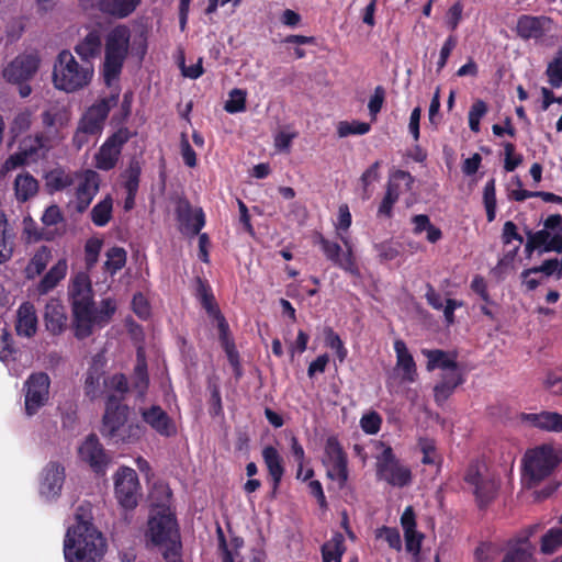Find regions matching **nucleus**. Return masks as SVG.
Wrapping results in <instances>:
<instances>
[{
  "label": "nucleus",
  "mask_w": 562,
  "mask_h": 562,
  "mask_svg": "<svg viewBox=\"0 0 562 562\" xmlns=\"http://www.w3.org/2000/svg\"><path fill=\"white\" fill-rule=\"evenodd\" d=\"M133 387L143 396L149 385V376L147 371V362L140 351L137 352V360L133 372Z\"/></svg>",
  "instance_id": "38"
},
{
  "label": "nucleus",
  "mask_w": 562,
  "mask_h": 562,
  "mask_svg": "<svg viewBox=\"0 0 562 562\" xmlns=\"http://www.w3.org/2000/svg\"><path fill=\"white\" fill-rule=\"evenodd\" d=\"M133 135L134 134L127 127L121 126L105 139L104 144L122 151L123 146L133 137Z\"/></svg>",
  "instance_id": "60"
},
{
  "label": "nucleus",
  "mask_w": 562,
  "mask_h": 562,
  "mask_svg": "<svg viewBox=\"0 0 562 562\" xmlns=\"http://www.w3.org/2000/svg\"><path fill=\"white\" fill-rule=\"evenodd\" d=\"M40 61L34 54H20L4 67L3 78L7 82L19 86L21 98H27L31 94L32 88L29 81L37 72Z\"/></svg>",
  "instance_id": "8"
},
{
  "label": "nucleus",
  "mask_w": 562,
  "mask_h": 562,
  "mask_svg": "<svg viewBox=\"0 0 562 562\" xmlns=\"http://www.w3.org/2000/svg\"><path fill=\"white\" fill-rule=\"evenodd\" d=\"M14 191L19 202H26L37 193L38 182L29 172L18 175L14 180Z\"/></svg>",
  "instance_id": "36"
},
{
  "label": "nucleus",
  "mask_w": 562,
  "mask_h": 562,
  "mask_svg": "<svg viewBox=\"0 0 562 562\" xmlns=\"http://www.w3.org/2000/svg\"><path fill=\"white\" fill-rule=\"evenodd\" d=\"M140 416L143 422L161 437L169 438L177 434L175 420L159 405L140 409Z\"/></svg>",
  "instance_id": "20"
},
{
  "label": "nucleus",
  "mask_w": 562,
  "mask_h": 562,
  "mask_svg": "<svg viewBox=\"0 0 562 562\" xmlns=\"http://www.w3.org/2000/svg\"><path fill=\"white\" fill-rule=\"evenodd\" d=\"M65 481V468L58 462H49L44 471L41 482V494L46 497L59 495Z\"/></svg>",
  "instance_id": "22"
},
{
  "label": "nucleus",
  "mask_w": 562,
  "mask_h": 562,
  "mask_svg": "<svg viewBox=\"0 0 562 562\" xmlns=\"http://www.w3.org/2000/svg\"><path fill=\"white\" fill-rule=\"evenodd\" d=\"M127 414L128 407L121 404L114 395H109L100 429L101 435L105 438L113 439L115 442H125Z\"/></svg>",
  "instance_id": "13"
},
{
  "label": "nucleus",
  "mask_w": 562,
  "mask_h": 562,
  "mask_svg": "<svg viewBox=\"0 0 562 562\" xmlns=\"http://www.w3.org/2000/svg\"><path fill=\"white\" fill-rule=\"evenodd\" d=\"M142 0H103L98 11L115 18L125 19L140 4Z\"/></svg>",
  "instance_id": "30"
},
{
  "label": "nucleus",
  "mask_w": 562,
  "mask_h": 562,
  "mask_svg": "<svg viewBox=\"0 0 562 562\" xmlns=\"http://www.w3.org/2000/svg\"><path fill=\"white\" fill-rule=\"evenodd\" d=\"M562 547V528H551L541 538L540 551L551 554Z\"/></svg>",
  "instance_id": "47"
},
{
  "label": "nucleus",
  "mask_w": 562,
  "mask_h": 562,
  "mask_svg": "<svg viewBox=\"0 0 562 562\" xmlns=\"http://www.w3.org/2000/svg\"><path fill=\"white\" fill-rule=\"evenodd\" d=\"M463 481L472 488L479 508L487 507L496 497L498 484L491 475L483 474L477 461L471 462Z\"/></svg>",
  "instance_id": "10"
},
{
  "label": "nucleus",
  "mask_w": 562,
  "mask_h": 562,
  "mask_svg": "<svg viewBox=\"0 0 562 562\" xmlns=\"http://www.w3.org/2000/svg\"><path fill=\"white\" fill-rule=\"evenodd\" d=\"M503 147L505 151L504 169L507 172H512L522 162V155L515 154L516 147L513 143L506 142L503 144Z\"/></svg>",
  "instance_id": "62"
},
{
  "label": "nucleus",
  "mask_w": 562,
  "mask_h": 562,
  "mask_svg": "<svg viewBox=\"0 0 562 562\" xmlns=\"http://www.w3.org/2000/svg\"><path fill=\"white\" fill-rule=\"evenodd\" d=\"M45 140L46 138L42 133L26 136L21 140L19 148L25 151L30 158H33L45 147Z\"/></svg>",
  "instance_id": "56"
},
{
  "label": "nucleus",
  "mask_w": 562,
  "mask_h": 562,
  "mask_svg": "<svg viewBox=\"0 0 562 562\" xmlns=\"http://www.w3.org/2000/svg\"><path fill=\"white\" fill-rule=\"evenodd\" d=\"M543 229L532 232L527 231V241L525 244V254L530 258L533 251L561 252L562 251V215H549L543 222Z\"/></svg>",
  "instance_id": "6"
},
{
  "label": "nucleus",
  "mask_w": 562,
  "mask_h": 562,
  "mask_svg": "<svg viewBox=\"0 0 562 562\" xmlns=\"http://www.w3.org/2000/svg\"><path fill=\"white\" fill-rule=\"evenodd\" d=\"M78 454L95 473H103L111 460L95 434H90L86 438L78 449Z\"/></svg>",
  "instance_id": "18"
},
{
  "label": "nucleus",
  "mask_w": 562,
  "mask_h": 562,
  "mask_svg": "<svg viewBox=\"0 0 562 562\" xmlns=\"http://www.w3.org/2000/svg\"><path fill=\"white\" fill-rule=\"evenodd\" d=\"M72 313V329L77 339L83 340L93 334L94 328H103L116 312V302L103 299L95 307L93 290L88 274L78 273L68 288Z\"/></svg>",
  "instance_id": "1"
},
{
  "label": "nucleus",
  "mask_w": 562,
  "mask_h": 562,
  "mask_svg": "<svg viewBox=\"0 0 562 562\" xmlns=\"http://www.w3.org/2000/svg\"><path fill=\"white\" fill-rule=\"evenodd\" d=\"M345 551V538L340 532H336L328 542L322 546L323 562H341Z\"/></svg>",
  "instance_id": "37"
},
{
  "label": "nucleus",
  "mask_w": 562,
  "mask_h": 562,
  "mask_svg": "<svg viewBox=\"0 0 562 562\" xmlns=\"http://www.w3.org/2000/svg\"><path fill=\"white\" fill-rule=\"evenodd\" d=\"M120 93L112 92L95 100L81 115L78 124L91 134L100 135L104 128L110 111L117 105Z\"/></svg>",
  "instance_id": "14"
},
{
  "label": "nucleus",
  "mask_w": 562,
  "mask_h": 562,
  "mask_svg": "<svg viewBox=\"0 0 562 562\" xmlns=\"http://www.w3.org/2000/svg\"><path fill=\"white\" fill-rule=\"evenodd\" d=\"M93 72L91 63H79L70 50L63 49L54 61L52 78L56 89L72 93L89 86Z\"/></svg>",
  "instance_id": "4"
},
{
  "label": "nucleus",
  "mask_w": 562,
  "mask_h": 562,
  "mask_svg": "<svg viewBox=\"0 0 562 562\" xmlns=\"http://www.w3.org/2000/svg\"><path fill=\"white\" fill-rule=\"evenodd\" d=\"M142 169L137 161H132L125 172L124 188L126 190V199L124 203L125 210H131L135 203V196L139 187Z\"/></svg>",
  "instance_id": "34"
},
{
  "label": "nucleus",
  "mask_w": 562,
  "mask_h": 562,
  "mask_svg": "<svg viewBox=\"0 0 562 562\" xmlns=\"http://www.w3.org/2000/svg\"><path fill=\"white\" fill-rule=\"evenodd\" d=\"M75 52L83 63H91L92 59L100 56L102 50V40L99 30H91L77 45Z\"/></svg>",
  "instance_id": "27"
},
{
  "label": "nucleus",
  "mask_w": 562,
  "mask_h": 562,
  "mask_svg": "<svg viewBox=\"0 0 562 562\" xmlns=\"http://www.w3.org/2000/svg\"><path fill=\"white\" fill-rule=\"evenodd\" d=\"M247 92L235 88L229 92V98L224 104V110L228 113H239L246 110Z\"/></svg>",
  "instance_id": "51"
},
{
  "label": "nucleus",
  "mask_w": 562,
  "mask_h": 562,
  "mask_svg": "<svg viewBox=\"0 0 562 562\" xmlns=\"http://www.w3.org/2000/svg\"><path fill=\"white\" fill-rule=\"evenodd\" d=\"M371 126L369 123L359 121H342L339 122L337 133L339 137H347L349 135H364L370 131Z\"/></svg>",
  "instance_id": "53"
},
{
  "label": "nucleus",
  "mask_w": 562,
  "mask_h": 562,
  "mask_svg": "<svg viewBox=\"0 0 562 562\" xmlns=\"http://www.w3.org/2000/svg\"><path fill=\"white\" fill-rule=\"evenodd\" d=\"M106 543L102 533L92 524L89 508L80 505L64 539L66 562H97L102 559Z\"/></svg>",
  "instance_id": "2"
},
{
  "label": "nucleus",
  "mask_w": 562,
  "mask_h": 562,
  "mask_svg": "<svg viewBox=\"0 0 562 562\" xmlns=\"http://www.w3.org/2000/svg\"><path fill=\"white\" fill-rule=\"evenodd\" d=\"M383 451L376 457L375 471L379 480L392 486L404 487L412 482V471L396 458L391 446L380 442Z\"/></svg>",
  "instance_id": "9"
},
{
  "label": "nucleus",
  "mask_w": 562,
  "mask_h": 562,
  "mask_svg": "<svg viewBox=\"0 0 562 562\" xmlns=\"http://www.w3.org/2000/svg\"><path fill=\"white\" fill-rule=\"evenodd\" d=\"M262 459L267 467L268 473L271 476L274 493L278 490L284 474L282 457L280 456L277 448L273 446H267L262 450Z\"/></svg>",
  "instance_id": "29"
},
{
  "label": "nucleus",
  "mask_w": 562,
  "mask_h": 562,
  "mask_svg": "<svg viewBox=\"0 0 562 562\" xmlns=\"http://www.w3.org/2000/svg\"><path fill=\"white\" fill-rule=\"evenodd\" d=\"M463 383V378L459 372H447L442 381L434 389L435 401L438 404L445 403L453 393L457 386Z\"/></svg>",
  "instance_id": "35"
},
{
  "label": "nucleus",
  "mask_w": 562,
  "mask_h": 562,
  "mask_svg": "<svg viewBox=\"0 0 562 562\" xmlns=\"http://www.w3.org/2000/svg\"><path fill=\"white\" fill-rule=\"evenodd\" d=\"M115 496L120 505L126 509H133L138 503L139 481L134 469L122 467L115 473Z\"/></svg>",
  "instance_id": "16"
},
{
  "label": "nucleus",
  "mask_w": 562,
  "mask_h": 562,
  "mask_svg": "<svg viewBox=\"0 0 562 562\" xmlns=\"http://www.w3.org/2000/svg\"><path fill=\"white\" fill-rule=\"evenodd\" d=\"M520 419L543 431L562 432V414L558 412L522 413Z\"/></svg>",
  "instance_id": "23"
},
{
  "label": "nucleus",
  "mask_w": 562,
  "mask_h": 562,
  "mask_svg": "<svg viewBox=\"0 0 562 562\" xmlns=\"http://www.w3.org/2000/svg\"><path fill=\"white\" fill-rule=\"evenodd\" d=\"M46 187L49 191H61L74 184V177L61 168L50 170L45 176Z\"/></svg>",
  "instance_id": "41"
},
{
  "label": "nucleus",
  "mask_w": 562,
  "mask_h": 562,
  "mask_svg": "<svg viewBox=\"0 0 562 562\" xmlns=\"http://www.w3.org/2000/svg\"><path fill=\"white\" fill-rule=\"evenodd\" d=\"M23 234L27 243L50 240L53 236L44 228H40L34 220L26 217L23 221Z\"/></svg>",
  "instance_id": "48"
},
{
  "label": "nucleus",
  "mask_w": 562,
  "mask_h": 562,
  "mask_svg": "<svg viewBox=\"0 0 562 562\" xmlns=\"http://www.w3.org/2000/svg\"><path fill=\"white\" fill-rule=\"evenodd\" d=\"M382 417L379 413L372 411L364 414L360 419V426L367 435H375L380 431Z\"/></svg>",
  "instance_id": "58"
},
{
  "label": "nucleus",
  "mask_w": 562,
  "mask_h": 562,
  "mask_svg": "<svg viewBox=\"0 0 562 562\" xmlns=\"http://www.w3.org/2000/svg\"><path fill=\"white\" fill-rule=\"evenodd\" d=\"M102 240L97 237L89 238L85 244V262L86 268L91 270L98 262L100 251L102 249Z\"/></svg>",
  "instance_id": "55"
},
{
  "label": "nucleus",
  "mask_w": 562,
  "mask_h": 562,
  "mask_svg": "<svg viewBox=\"0 0 562 562\" xmlns=\"http://www.w3.org/2000/svg\"><path fill=\"white\" fill-rule=\"evenodd\" d=\"M424 353L428 358L427 369L432 370L440 368L449 370V372H458V363L454 359L448 357L447 352L440 349L425 350Z\"/></svg>",
  "instance_id": "39"
},
{
  "label": "nucleus",
  "mask_w": 562,
  "mask_h": 562,
  "mask_svg": "<svg viewBox=\"0 0 562 562\" xmlns=\"http://www.w3.org/2000/svg\"><path fill=\"white\" fill-rule=\"evenodd\" d=\"M31 126V113L22 111L15 114L9 127L10 143H14L16 138L26 132Z\"/></svg>",
  "instance_id": "46"
},
{
  "label": "nucleus",
  "mask_w": 562,
  "mask_h": 562,
  "mask_svg": "<svg viewBox=\"0 0 562 562\" xmlns=\"http://www.w3.org/2000/svg\"><path fill=\"white\" fill-rule=\"evenodd\" d=\"M100 176L97 171L87 169L76 189V210L83 213L91 204L100 188Z\"/></svg>",
  "instance_id": "21"
},
{
  "label": "nucleus",
  "mask_w": 562,
  "mask_h": 562,
  "mask_svg": "<svg viewBox=\"0 0 562 562\" xmlns=\"http://www.w3.org/2000/svg\"><path fill=\"white\" fill-rule=\"evenodd\" d=\"M415 178L411 172L397 169L390 173L385 191L400 199L403 193L412 190Z\"/></svg>",
  "instance_id": "33"
},
{
  "label": "nucleus",
  "mask_w": 562,
  "mask_h": 562,
  "mask_svg": "<svg viewBox=\"0 0 562 562\" xmlns=\"http://www.w3.org/2000/svg\"><path fill=\"white\" fill-rule=\"evenodd\" d=\"M104 373L103 363H99L97 361H93L86 372L83 392L91 401L101 397L104 392Z\"/></svg>",
  "instance_id": "25"
},
{
  "label": "nucleus",
  "mask_w": 562,
  "mask_h": 562,
  "mask_svg": "<svg viewBox=\"0 0 562 562\" xmlns=\"http://www.w3.org/2000/svg\"><path fill=\"white\" fill-rule=\"evenodd\" d=\"M543 273L546 277L557 274L558 278L562 277V258H553L544 260L540 266L525 269L521 272V278H526L532 274Z\"/></svg>",
  "instance_id": "43"
},
{
  "label": "nucleus",
  "mask_w": 562,
  "mask_h": 562,
  "mask_svg": "<svg viewBox=\"0 0 562 562\" xmlns=\"http://www.w3.org/2000/svg\"><path fill=\"white\" fill-rule=\"evenodd\" d=\"M471 290L477 294L482 301L486 304H495V302L492 300L488 289H487V282L484 277L481 274H476L473 277L471 284Z\"/></svg>",
  "instance_id": "63"
},
{
  "label": "nucleus",
  "mask_w": 562,
  "mask_h": 562,
  "mask_svg": "<svg viewBox=\"0 0 562 562\" xmlns=\"http://www.w3.org/2000/svg\"><path fill=\"white\" fill-rule=\"evenodd\" d=\"M50 378L46 372H33L23 383L24 407L27 416H33L49 400Z\"/></svg>",
  "instance_id": "11"
},
{
  "label": "nucleus",
  "mask_w": 562,
  "mask_h": 562,
  "mask_svg": "<svg viewBox=\"0 0 562 562\" xmlns=\"http://www.w3.org/2000/svg\"><path fill=\"white\" fill-rule=\"evenodd\" d=\"M562 462V449L553 443H542L528 449L522 458V481L527 488L538 486Z\"/></svg>",
  "instance_id": "3"
},
{
  "label": "nucleus",
  "mask_w": 562,
  "mask_h": 562,
  "mask_svg": "<svg viewBox=\"0 0 562 562\" xmlns=\"http://www.w3.org/2000/svg\"><path fill=\"white\" fill-rule=\"evenodd\" d=\"M44 322L46 329L52 335H61L67 328L65 306L57 300L48 302L45 306Z\"/></svg>",
  "instance_id": "24"
},
{
  "label": "nucleus",
  "mask_w": 562,
  "mask_h": 562,
  "mask_svg": "<svg viewBox=\"0 0 562 562\" xmlns=\"http://www.w3.org/2000/svg\"><path fill=\"white\" fill-rule=\"evenodd\" d=\"M394 351L397 358V367L403 370V380L414 382L416 376V363L409 353L406 344L402 339L394 341Z\"/></svg>",
  "instance_id": "31"
},
{
  "label": "nucleus",
  "mask_w": 562,
  "mask_h": 562,
  "mask_svg": "<svg viewBox=\"0 0 562 562\" xmlns=\"http://www.w3.org/2000/svg\"><path fill=\"white\" fill-rule=\"evenodd\" d=\"M502 562H533L528 547L519 549H508L503 557Z\"/></svg>",
  "instance_id": "64"
},
{
  "label": "nucleus",
  "mask_w": 562,
  "mask_h": 562,
  "mask_svg": "<svg viewBox=\"0 0 562 562\" xmlns=\"http://www.w3.org/2000/svg\"><path fill=\"white\" fill-rule=\"evenodd\" d=\"M106 257L104 268L111 274H115L126 263V251L122 247H112L108 250Z\"/></svg>",
  "instance_id": "49"
},
{
  "label": "nucleus",
  "mask_w": 562,
  "mask_h": 562,
  "mask_svg": "<svg viewBox=\"0 0 562 562\" xmlns=\"http://www.w3.org/2000/svg\"><path fill=\"white\" fill-rule=\"evenodd\" d=\"M13 255V241L7 232L5 215L0 212V263H4L11 259Z\"/></svg>",
  "instance_id": "44"
},
{
  "label": "nucleus",
  "mask_w": 562,
  "mask_h": 562,
  "mask_svg": "<svg viewBox=\"0 0 562 562\" xmlns=\"http://www.w3.org/2000/svg\"><path fill=\"white\" fill-rule=\"evenodd\" d=\"M376 538H384L391 549L402 550L401 535L396 528L383 526L376 530Z\"/></svg>",
  "instance_id": "59"
},
{
  "label": "nucleus",
  "mask_w": 562,
  "mask_h": 562,
  "mask_svg": "<svg viewBox=\"0 0 562 562\" xmlns=\"http://www.w3.org/2000/svg\"><path fill=\"white\" fill-rule=\"evenodd\" d=\"M67 270V260L65 258L59 259L40 280L36 286L38 294L44 295L54 290L65 279Z\"/></svg>",
  "instance_id": "28"
},
{
  "label": "nucleus",
  "mask_w": 562,
  "mask_h": 562,
  "mask_svg": "<svg viewBox=\"0 0 562 562\" xmlns=\"http://www.w3.org/2000/svg\"><path fill=\"white\" fill-rule=\"evenodd\" d=\"M553 21L546 15L522 14L516 24V34L524 41L541 40L550 31Z\"/></svg>",
  "instance_id": "19"
},
{
  "label": "nucleus",
  "mask_w": 562,
  "mask_h": 562,
  "mask_svg": "<svg viewBox=\"0 0 562 562\" xmlns=\"http://www.w3.org/2000/svg\"><path fill=\"white\" fill-rule=\"evenodd\" d=\"M537 528H538V525H532V526H529L528 528H526L519 537L509 541L508 549H519V548L524 549V548L528 547L530 550L531 558H533L535 548H533L532 543L529 541V538L536 532Z\"/></svg>",
  "instance_id": "61"
},
{
  "label": "nucleus",
  "mask_w": 562,
  "mask_h": 562,
  "mask_svg": "<svg viewBox=\"0 0 562 562\" xmlns=\"http://www.w3.org/2000/svg\"><path fill=\"white\" fill-rule=\"evenodd\" d=\"M16 352L11 334L7 328H3L0 334V361L7 363L14 360Z\"/></svg>",
  "instance_id": "54"
},
{
  "label": "nucleus",
  "mask_w": 562,
  "mask_h": 562,
  "mask_svg": "<svg viewBox=\"0 0 562 562\" xmlns=\"http://www.w3.org/2000/svg\"><path fill=\"white\" fill-rule=\"evenodd\" d=\"M323 463L327 468V476L344 488L349 477L348 457L335 436L326 439Z\"/></svg>",
  "instance_id": "12"
},
{
  "label": "nucleus",
  "mask_w": 562,
  "mask_h": 562,
  "mask_svg": "<svg viewBox=\"0 0 562 562\" xmlns=\"http://www.w3.org/2000/svg\"><path fill=\"white\" fill-rule=\"evenodd\" d=\"M547 76L552 87L559 88L562 85V48L557 53V56L547 68Z\"/></svg>",
  "instance_id": "57"
},
{
  "label": "nucleus",
  "mask_w": 562,
  "mask_h": 562,
  "mask_svg": "<svg viewBox=\"0 0 562 562\" xmlns=\"http://www.w3.org/2000/svg\"><path fill=\"white\" fill-rule=\"evenodd\" d=\"M339 237L347 247L346 252H342V249L338 243L327 239L321 233H315L314 243L321 246L324 256L334 266L342 269L344 271L352 276H359V268L356 263V259L348 239L345 238L342 235H340Z\"/></svg>",
  "instance_id": "15"
},
{
  "label": "nucleus",
  "mask_w": 562,
  "mask_h": 562,
  "mask_svg": "<svg viewBox=\"0 0 562 562\" xmlns=\"http://www.w3.org/2000/svg\"><path fill=\"white\" fill-rule=\"evenodd\" d=\"M120 156V149H114L103 143L94 156V165L100 170L109 171L116 166Z\"/></svg>",
  "instance_id": "40"
},
{
  "label": "nucleus",
  "mask_w": 562,
  "mask_h": 562,
  "mask_svg": "<svg viewBox=\"0 0 562 562\" xmlns=\"http://www.w3.org/2000/svg\"><path fill=\"white\" fill-rule=\"evenodd\" d=\"M131 32L125 25L113 27L105 37L102 76L108 87L119 79L128 54Z\"/></svg>",
  "instance_id": "5"
},
{
  "label": "nucleus",
  "mask_w": 562,
  "mask_h": 562,
  "mask_svg": "<svg viewBox=\"0 0 562 562\" xmlns=\"http://www.w3.org/2000/svg\"><path fill=\"white\" fill-rule=\"evenodd\" d=\"M52 259V249L48 246H41L29 260L24 273L27 280H34L46 269Z\"/></svg>",
  "instance_id": "32"
},
{
  "label": "nucleus",
  "mask_w": 562,
  "mask_h": 562,
  "mask_svg": "<svg viewBox=\"0 0 562 562\" xmlns=\"http://www.w3.org/2000/svg\"><path fill=\"white\" fill-rule=\"evenodd\" d=\"M179 231L189 237L200 234L205 226V213L202 207H193L189 201L180 202L176 210Z\"/></svg>",
  "instance_id": "17"
},
{
  "label": "nucleus",
  "mask_w": 562,
  "mask_h": 562,
  "mask_svg": "<svg viewBox=\"0 0 562 562\" xmlns=\"http://www.w3.org/2000/svg\"><path fill=\"white\" fill-rule=\"evenodd\" d=\"M113 200L106 195L98 202L91 210V221L95 226H105L112 217Z\"/></svg>",
  "instance_id": "42"
},
{
  "label": "nucleus",
  "mask_w": 562,
  "mask_h": 562,
  "mask_svg": "<svg viewBox=\"0 0 562 562\" xmlns=\"http://www.w3.org/2000/svg\"><path fill=\"white\" fill-rule=\"evenodd\" d=\"M37 330V316L34 305L25 302L20 305L16 314L15 331L19 336L31 338Z\"/></svg>",
  "instance_id": "26"
},
{
  "label": "nucleus",
  "mask_w": 562,
  "mask_h": 562,
  "mask_svg": "<svg viewBox=\"0 0 562 562\" xmlns=\"http://www.w3.org/2000/svg\"><path fill=\"white\" fill-rule=\"evenodd\" d=\"M324 337L326 346L336 352L339 362H344L348 351L339 335L331 327H325Z\"/></svg>",
  "instance_id": "50"
},
{
  "label": "nucleus",
  "mask_w": 562,
  "mask_h": 562,
  "mask_svg": "<svg viewBox=\"0 0 562 562\" xmlns=\"http://www.w3.org/2000/svg\"><path fill=\"white\" fill-rule=\"evenodd\" d=\"M147 536L155 546L161 549V552L173 548L181 550L182 548L176 516L165 506L149 519Z\"/></svg>",
  "instance_id": "7"
},
{
  "label": "nucleus",
  "mask_w": 562,
  "mask_h": 562,
  "mask_svg": "<svg viewBox=\"0 0 562 562\" xmlns=\"http://www.w3.org/2000/svg\"><path fill=\"white\" fill-rule=\"evenodd\" d=\"M483 203L486 211L487 222L491 223L496 217V189H495V179H490L483 190Z\"/></svg>",
  "instance_id": "45"
},
{
  "label": "nucleus",
  "mask_w": 562,
  "mask_h": 562,
  "mask_svg": "<svg viewBox=\"0 0 562 562\" xmlns=\"http://www.w3.org/2000/svg\"><path fill=\"white\" fill-rule=\"evenodd\" d=\"M374 249L381 262L396 259L401 254V245L393 240H385L374 245Z\"/></svg>",
  "instance_id": "52"
}]
</instances>
